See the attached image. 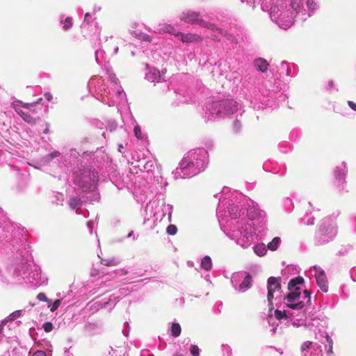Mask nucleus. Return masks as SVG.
<instances>
[{"label":"nucleus","mask_w":356,"mask_h":356,"mask_svg":"<svg viewBox=\"0 0 356 356\" xmlns=\"http://www.w3.org/2000/svg\"><path fill=\"white\" fill-rule=\"evenodd\" d=\"M213 110L217 115L233 114L238 110L237 103L234 99H224L213 103Z\"/></svg>","instance_id":"1"},{"label":"nucleus","mask_w":356,"mask_h":356,"mask_svg":"<svg viewBox=\"0 0 356 356\" xmlns=\"http://www.w3.org/2000/svg\"><path fill=\"white\" fill-rule=\"evenodd\" d=\"M300 287H296L294 291L289 293L286 297V300L288 302L286 305L287 307L296 310L302 309L305 305L303 302L300 301L297 303H293L295 301L300 299Z\"/></svg>","instance_id":"2"},{"label":"nucleus","mask_w":356,"mask_h":356,"mask_svg":"<svg viewBox=\"0 0 356 356\" xmlns=\"http://www.w3.org/2000/svg\"><path fill=\"white\" fill-rule=\"evenodd\" d=\"M187 154H193L195 157L193 159L191 164L193 175H197L203 171L206 168L205 158L204 156H200L195 152H189Z\"/></svg>","instance_id":"3"},{"label":"nucleus","mask_w":356,"mask_h":356,"mask_svg":"<svg viewBox=\"0 0 356 356\" xmlns=\"http://www.w3.org/2000/svg\"><path fill=\"white\" fill-rule=\"evenodd\" d=\"M180 19L185 22L200 26L203 21V19L200 18V13L193 11L183 13L180 16Z\"/></svg>","instance_id":"4"},{"label":"nucleus","mask_w":356,"mask_h":356,"mask_svg":"<svg viewBox=\"0 0 356 356\" xmlns=\"http://www.w3.org/2000/svg\"><path fill=\"white\" fill-rule=\"evenodd\" d=\"M316 270V280L318 286L320 287L322 291L327 292L328 291V283L325 274L323 270L320 268L315 267Z\"/></svg>","instance_id":"5"},{"label":"nucleus","mask_w":356,"mask_h":356,"mask_svg":"<svg viewBox=\"0 0 356 356\" xmlns=\"http://www.w3.org/2000/svg\"><path fill=\"white\" fill-rule=\"evenodd\" d=\"M177 36H180V39L183 42H202L203 40L202 38L197 35L194 33H177Z\"/></svg>","instance_id":"6"},{"label":"nucleus","mask_w":356,"mask_h":356,"mask_svg":"<svg viewBox=\"0 0 356 356\" xmlns=\"http://www.w3.org/2000/svg\"><path fill=\"white\" fill-rule=\"evenodd\" d=\"M95 175L92 174L90 172H88L86 175L82 178V184L81 186L83 188H86V190L90 189L95 184Z\"/></svg>","instance_id":"7"},{"label":"nucleus","mask_w":356,"mask_h":356,"mask_svg":"<svg viewBox=\"0 0 356 356\" xmlns=\"http://www.w3.org/2000/svg\"><path fill=\"white\" fill-rule=\"evenodd\" d=\"M13 107L15 111L19 115L22 119L29 124H35V119L31 117L29 114L24 112L22 109L19 108L18 103H13Z\"/></svg>","instance_id":"8"},{"label":"nucleus","mask_w":356,"mask_h":356,"mask_svg":"<svg viewBox=\"0 0 356 356\" xmlns=\"http://www.w3.org/2000/svg\"><path fill=\"white\" fill-rule=\"evenodd\" d=\"M267 289H271L273 291L281 289V277H270L267 281Z\"/></svg>","instance_id":"9"},{"label":"nucleus","mask_w":356,"mask_h":356,"mask_svg":"<svg viewBox=\"0 0 356 356\" xmlns=\"http://www.w3.org/2000/svg\"><path fill=\"white\" fill-rule=\"evenodd\" d=\"M195 156L193 154H186L184 158L181 159L179 167L181 170H185V169H192L191 167V163L193 159H194Z\"/></svg>","instance_id":"10"},{"label":"nucleus","mask_w":356,"mask_h":356,"mask_svg":"<svg viewBox=\"0 0 356 356\" xmlns=\"http://www.w3.org/2000/svg\"><path fill=\"white\" fill-rule=\"evenodd\" d=\"M268 63L266 60L259 58L254 60V66L257 70L261 72H266L268 70Z\"/></svg>","instance_id":"11"},{"label":"nucleus","mask_w":356,"mask_h":356,"mask_svg":"<svg viewBox=\"0 0 356 356\" xmlns=\"http://www.w3.org/2000/svg\"><path fill=\"white\" fill-rule=\"evenodd\" d=\"M131 34L134 38H136L141 41H144V42H151L152 41V38L151 35H149L147 33H143V32H137L136 31H132L131 32Z\"/></svg>","instance_id":"12"},{"label":"nucleus","mask_w":356,"mask_h":356,"mask_svg":"<svg viewBox=\"0 0 356 356\" xmlns=\"http://www.w3.org/2000/svg\"><path fill=\"white\" fill-rule=\"evenodd\" d=\"M303 282L304 279L300 276L291 279L288 284V289L291 291L294 287H297L298 284H302Z\"/></svg>","instance_id":"13"},{"label":"nucleus","mask_w":356,"mask_h":356,"mask_svg":"<svg viewBox=\"0 0 356 356\" xmlns=\"http://www.w3.org/2000/svg\"><path fill=\"white\" fill-rule=\"evenodd\" d=\"M252 277L249 273H247L243 282L239 285L240 290H245L251 286Z\"/></svg>","instance_id":"14"},{"label":"nucleus","mask_w":356,"mask_h":356,"mask_svg":"<svg viewBox=\"0 0 356 356\" xmlns=\"http://www.w3.org/2000/svg\"><path fill=\"white\" fill-rule=\"evenodd\" d=\"M254 252L259 257L264 256L267 252L265 244L261 243L255 245L254 248Z\"/></svg>","instance_id":"15"},{"label":"nucleus","mask_w":356,"mask_h":356,"mask_svg":"<svg viewBox=\"0 0 356 356\" xmlns=\"http://www.w3.org/2000/svg\"><path fill=\"white\" fill-rule=\"evenodd\" d=\"M201 266L206 270H209L212 267L211 259L209 256L203 257L201 261Z\"/></svg>","instance_id":"16"},{"label":"nucleus","mask_w":356,"mask_h":356,"mask_svg":"<svg viewBox=\"0 0 356 356\" xmlns=\"http://www.w3.org/2000/svg\"><path fill=\"white\" fill-rule=\"evenodd\" d=\"M280 242H281V240H280V237H275L272 240V241L268 243V244L267 245V247L271 251H275L278 248Z\"/></svg>","instance_id":"17"},{"label":"nucleus","mask_w":356,"mask_h":356,"mask_svg":"<svg viewBox=\"0 0 356 356\" xmlns=\"http://www.w3.org/2000/svg\"><path fill=\"white\" fill-rule=\"evenodd\" d=\"M19 106L21 105L22 107L29 110L32 113H37L36 109L35 108V105L38 104V102L34 103H23L22 102H17Z\"/></svg>","instance_id":"18"},{"label":"nucleus","mask_w":356,"mask_h":356,"mask_svg":"<svg viewBox=\"0 0 356 356\" xmlns=\"http://www.w3.org/2000/svg\"><path fill=\"white\" fill-rule=\"evenodd\" d=\"M181 331V326L177 323H173L171 327V334L173 337H177L180 335Z\"/></svg>","instance_id":"19"},{"label":"nucleus","mask_w":356,"mask_h":356,"mask_svg":"<svg viewBox=\"0 0 356 356\" xmlns=\"http://www.w3.org/2000/svg\"><path fill=\"white\" fill-rule=\"evenodd\" d=\"M101 264L105 266H115L119 264V261L114 259H102Z\"/></svg>","instance_id":"20"},{"label":"nucleus","mask_w":356,"mask_h":356,"mask_svg":"<svg viewBox=\"0 0 356 356\" xmlns=\"http://www.w3.org/2000/svg\"><path fill=\"white\" fill-rule=\"evenodd\" d=\"M200 26L202 27H205L208 29L212 30V31H217L218 33H219V29H220L217 26H216L214 24H212V23L208 22H205L204 20L202 21V23L201 24Z\"/></svg>","instance_id":"21"},{"label":"nucleus","mask_w":356,"mask_h":356,"mask_svg":"<svg viewBox=\"0 0 356 356\" xmlns=\"http://www.w3.org/2000/svg\"><path fill=\"white\" fill-rule=\"evenodd\" d=\"M291 8L298 13L302 6V3L301 0H291Z\"/></svg>","instance_id":"22"},{"label":"nucleus","mask_w":356,"mask_h":356,"mask_svg":"<svg viewBox=\"0 0 356 356\" xmlns=\"http://www.w3.org/2000/svg\"><path fill=\"white\" fill-rule=\"evenodd\" d=\"M81 204V200L77 197H72L70 200L69 204L72 209H75Z\"/></svg>","instance_id":"23"},{"label":"nucleus","mask_w":356,"mask_h":356,"mask_svg":"<svg viewBox=\"0 0 356 356\" xmlns=\"http://www.w3.org/2000/svg\"><path fill=\"white\" fill-rule=\"evenodd\" d=\"M219 33H220L221 35H222L223 36H225L227 40L232 41V42H234L236 43H237V41L234 38V36L229 33L227 31L223 30V29H219Z\"/></svg>","instance_id":"24"},{"label":"nucleus","mask_w":356,"mask_h":356,"mask_svg":"<svg viewBox=\"0 0 356 356\" xmlns=\"http://www.w3.org/2000/svg\"><path fill=\"white\" fill-rule=\"evenodd\" d=\"M334 176L339 180H344L345 172L343 170L339 169V168L337 167L334 170Z\"/></svg>","instance_id":"25"},{"label":"nucleus","mask_w":356,"mask_h":356,"mask_svg":"<svg viewBox=\"0 0 356 356\" xmlns=\"http://www.w3.org/2000/svg\"><path fill=\"white\" fill-rule=\"evenodd\" d=\"M275 291H273L271 289H268V295L267 298L270 306V309L271 310L273 309V293Z\"/></svg>","instance_id":"26"},{"label":"nucleus","mask_w":356,"mask_h":356,"mask_svg":"<svg viewBox=\"0 0 356 356\" xmlns=\"http://www.w3.org/2000/svg\"><path fill=\"white\" fill-rule=\"evenodd\" d=\"M275 316L277 320L287 318V315L286 314L285 311H280L279 309H276L275 311Z\"/></svg>","instance_id":"27"},{"label":"nucleus","mask_w":356,"mask_h":356,"mask_svg":"<svg viewBox=\"0 0 356 356\" xmlns=\"http://www.w3.org/2000/svg\"><path fill=\"white\" fill-rule=\"evenodd\" d=\"M166 232L170 235H175L177 232V228L175 225H170L167 227Z\"/></svg>","instance_id":"28"},{"label":"nucleus","mask_w":356,"mask_h":356,"mask_svg":"<svg viewBox=\"0 0 356 356\" xmlns=\"http://www.w3.org/2000/svg\"><path fill=\"white\" fill-rule=\"evenodd\" d=\"M72 26V19L70 17H67L63 22V29L67 31Z\"/></svg>","instance_id":"29"},{"label":"nucleus","mask_w":356,"mask_h":356,"mask_svg":"<svg viewBox=\"0 0 356 356\" xmlns=\"http://www.w3.org/2000/svg\"><path fill=\"white\" fill-rule=\"evenodd\" d=\"M306 4L310 11L313 12L316 9V3L314 0H307Z\"/></svg>","instance_id":"30"},{"label":"nucleus","mask_w":356,"mask_h":356,"mask_svg":"<svg viewBox=\"0 0 356 356\" xmlns=\"http://www.w3.org/2000/svg\"><path fill=\"white\" fill-rule=\"evenodd\" d=\"M42 327L46 332H49L53 330L54 325L51 322H46L43 324Z\"/></svg>","instance_id":"31"},{"label":"nucleus","mask_w":356,"mask_h":356,"mask_svg":"<svg viewBox=\"0 0 356 356\" xmlns=\"http://www.w3.org/2000/svg\"><path fill=\"white\" fill-rule=\"evenodd\" d=\"M191 354L193 356L199 355V348L196 345H191L190 348Z\"/></svg>","instance_id":"32"},{"label":"nucleus","mask_w":356,"mask_h":356,"mask_svg":"<svg viewBox=\"0 0 356 356\" xmlns=\"http://www.w3.org/2000/svg\"><path fill=\"white\" fill-rule=\"evenodd\" d=\"M134 132L135 136L137 138L141 139L143 138L141 129L139 126H136L134 127Z\"/></svg>","instance_id":"33"},{"label":"nucleus","mask_w":356,"mask_h":356,"mask_svg":"<svg viewBox=\"0 0 356 356\" xmlns=\"http://www.w3.org/2000/svg\"><path fill=\"white\" fill-rule=\"evenodd\" d=\"M37 298L40 301L48 302L49 303L51 302V300L47 298V296L44 293H38L37 296Z\"/></svg>","instance_id":"34"},{"label":"nucleus","mask_w":356,"mask_h":356,"mask_svg":"<svg viewBox=\"0 0 356 356\" xmlns=\"http://www.w3.org/2000/svg\"><path fill=\"white\" fill-rule=\"evenodd\" d=\"M60 300H56L51 307H50L51 312H55L60 305Z\"/></svg>","instance_id":"35"},{"label":"nucleus","mask_w":356,"mask_h":356,"mask_svg":"<svg viewBox=\"0 0 356 356\" xmlns=\"http://www.w3.org/2000/svg\"><path fill=\"white\" fill-rule=\"evenodd\" d=\"M312 344V341H307L304 342L301 346L302 351H305V350L309 349Z\"/></svg>","instance_id":"36"},{"label":"nucleus","mask_w":356,"mask_h":356,"mask_svg":"<svg viewBox=\"0 0 356 356\" xmlns=\"http://www.w3.org/2000/svg\"><path fill=\"white\" fill-rule=\"evenodd\" d=\"M60 152H58V151H55L47 155V158L49 160H51L53 159L55 157H58V156H60Z\"/></svg>","instance_id":"37"},{"label":"nucleus","mask_w":356,"mask_h":356,"mask_svg":"<svg viewBox=\"0 0 356 356\" xmlns=\"http://www.w3.org/2000/svg\"><path fill=\"white\" fill-rule=\"evenodd\" d=\"M326 340L329 343V350H328V352L329 353H332V346H333V341L332 340L330 339V337L329 336H326Z\"/></svg>","instance_id":"38"},{"label":"nucleus","mask_w":356,"mask_h":356,"mask_svg":"<svg viewBox=\"0 0 356 356\" xmlns=\"http://www.w3.org/2000/svg\"><path fill=\"white\" fill-rule=\"evenodd\" d=\"M303 293H304L305 298H307L308 299L307 301H308V302H309L310 299H311V292L309 290L305 289V290H304Z\"/></svg>","instance_id":"39"},{"label":"nucleus","mask_w":356,"mask_h":356,"mask_svg":"<svg viewBox=\"0 0 356 356\" xmlns=\"http://www.w3.org/2000/svg\"><path fill=\"white\" fill-rule=\"evenodd\" d=\"M33 356H47V355L42 350H38L33 353Z\"/></svg>","instance_id":"40"},{"label":"nucleus","mask_w":356,"mask_h":356,"mask_svg":"<svg viewBox=\"0 0 356 356\" xmlns=\"http://www.w3.org/2000/svg\"><path fill=\"white\" fill-rule=\"evenodd\" d=\"M44 97H45V99H46L48 102H50V101H51V100H52V99H53V95H52V94H51V93H50V92H46V93L44 94Z\"/></svg>","instance_id":"41"},{"label":"nucleus","mask_w":356,"mask_h":356,"mask_svg":"<svg viewBox=\"0 0 356 356\" xmlns=\"http://www.w3.org/2000/svg\"><path fill=\"white\" fill-rule=\"evenodd\" d=\"M348 104L350 107L351 109L356 111V103H354L352 101H348Z\"/></svg>","instance_id":"42"},{"label":"nucleus","mask_w":356,"mask_h":356,"mask_svg":"<svg viewBox=\"0 0 356 356\" xmlns=\"http://www.w3.org/2000/svg\"><path fill=\"white\" fill-rule=\"evenodd\" d=\"M99 273V270L98 269H96L95 268H92L90 271V274L92 276H96Z\"/></svg>","instance_id":"43"},{"label":"nucleus","mask_w":356,"mask_h":356,"mask_svg":"<svg viewBox=\"0 0 356 356\" xmlns=\"http://www.w3.org/2000/svg\"><path fill=\"white\" fill-rule=\"evenodd\" d=\"M293 24V19L291 17V19H289V20L288 21V24H286L285 26L289 27L291 25H292Z\"/></svg>","instance_id":"44"},{"label":"nucleus","mask_w":356,"mask_h":356,"mask_svg":"<svg viewBox=\"0 0 356 356\" xmlns=\"http://www.w3.org/2000/svg\"><path fill=\"white\" fill-rule=\"evenodd\" d=\"M329 86L331 88H333L334 87V82L332 81H330L329 83Z\"/></svg>","instance_id":"45"},{"label":"nucleus","mask_w":356,"mask_h":356,"mask_svg":"<svg viewBox=\"0 0 356 356\" xmlns=\"http://www.w3.org/2000/svg\"><path fill=\"white\" fill-rule=\"evenodd\" d=\"M212 40L218 41V42H219L220 40L216 35H213L212 37Z\"/></svg>","instance_id":"46"},{"label":"nucleus","mask_w":356,"mask_h":356,"mask_svg":"<svg viewBox=\"0 0 356 356\" xmlns=\"http://www.w3.org/2000/svg\"><path fill=\"white\" fill-rule=\"evenodd\" d=\"M90 16V14L88 13H87L86 15H85V18H84V20L85 21H87L88 20V17H89Z\"/></svg>","instance_id":"47"},{"label":"nucleus","mask_w":356,"mask_h":356,"mask_svg":"<svg viewBox=\"0 0 356 356\" xmlns=\"http://www.w3.org/2000/svg\"><path fill=\"white\" fill-rule=\"evenodd\" d=\"M170 29H171V27H170ZM165 32H170L169 28H166V29H165Z\"/></svg>","instance_id":"48"},{"label":"nucleus","mask_w":356,"mask_h":356,"mask_svg":"<svg viewBox=\"0 0 356 356\" xmlns=\"http://www.w3.org/2000/svg\"><path fill=\"white\" fill-rule=\"evenodd\" d=\"M44 132L45 134H47V133H48V129H46L44 130Z\"/></svg>","instance_id":"49"},{"label":"nucleus","mask_w":356,"mask_h":356,"mask_svg":"<svg viewBox=\"0 0 356 356\" xmlns=\"http://www.w3.org/2000/svg\"><path fill=\"white\" fill-rule=\"evenodd\" d=\"M173 356H183V355H182L176 354V355H174Z\"/></svg>","instance_id":"50"},{"label":"nucleus","mask_w":356,"mask_h":356,"mask_svg":"<svg viewBox=\"0 0 356 356\" xmlns=\"http://www.w3.org/2000/svg\"><path fill=\"white\" fill-rule=\"evenodd\" d=\"M41 101H42V98H40L37 102L38 103L39 102H41Z\"/></svg>","instance_id":"51"}]
</instances>
